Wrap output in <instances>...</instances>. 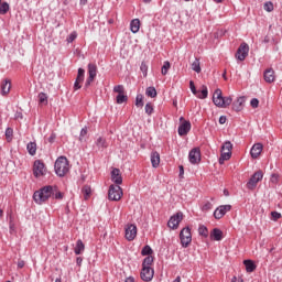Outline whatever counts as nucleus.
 Returning <instances> with one entry per match:
<instances>
[{"label": "nucleus", "mask_w": 282, "mask_h": 282, "mask_svg": "<svg viewBox=\"0 0 282 282\" xmlns=\"http://www.w3.org/2000/svg\"><path fill=\"white\" fill-rule=\"evenodd\" d=\"M221 151H227L229 153H232V143L230 141H226L223 145H221Z\"/></svg>", "instance_id": "41"}, {"label": "nucleus", "mask_w": 282, "mask_h": 282, "mask_svg": "<svg viewBox=\"0 0 282 282\" xmlns=\"http://www.w3.org/2000/svg\"><path fill=\"white\" fill-rule=\"evenodd\" d=\"M82 193L84 194V199H89V196L91 195V187H89L88 185H85L82 188Z\"/></svg>", "instance_id": "38"}, {"label": "nucleus", "mask_w": 282, "mask_h": 282, "mask_svg": "<svg viewBox=\"0 0 282 282\" xmlns=\"http://www.w3.org/2000/svg\"><path fill=\"white\" fill-rule=\"evenodd\" d=\"M113 91H115V94H118V95L124 94V86L117 85V86L113 87Z\"/></svg>", "instance_id": "48"}, {"label": "nucleus", "mask_w": 282, "mask_h": 282, "mask_svg": "<svg viewBox=\"0 0 282 282\" xmlns=\"http://www.w3.org/2000/svg\"><path fill=\"white\" fill-rule=\"evenodd\" d=\"M230 158H232V152L221 150L219 164H224V162L228 161Z\"/></svg>", "instance_id": "27"}, {"label": "nucleus", "mask_w": 282, "mask_h": 282, "mask_svg": "<svg viewBox=\"0 0 282 282\" xmlns=\"http://www.w3.org/2000/svg\"><path fill=\"white\" fill-rule=\"evenodd\" d=\"M10 12V4L8 2L0 3V14H8Z\"/></svg>", "instance_id": "35"}, {"label": "nucleus", "mask_w": 282, "mask_h": 282, "mask_svg": "<svg viewBox=\"0 0 282 282\" xmlns=\"http://www.w3.org/2000/svg\"><path fill=\"white\" fill-rule=\"evenodd\" d=\"M122 187L120 185H110L108 191V198L111 202H120L122 199Z\"/></svg>", "instance_id": "5"}, {"label": "nucleus", "mask_w": 282, "mask_h": 282, "mask_svg": "<svg viewBox=\"0 0 282 282\" xmlns=\"http://www.w3.org/2000/svg\"><path fill=\"white\" fill-rule=\"evenodd\" d=\"M56 140V133L52 132L48 137L50 144H54V141Z\"/></svg>", "instance_id": "57"}, {"label": "nucleus", "mask_w": 282, "mask_h": 282, "mask_svg": "<svg viewBox=\"0 0 282 282\" xmlns=\"http://www.w3.org/2000/svg\"><path fill=\"white\" fill-rule=\"evenodd\" d=\"M47 173V169L45 167V163L41 160H35L33 163V175L34 177H43Z\"/></svg>", "instance_id": "6"}, {"label": "nucleus", "mask_w": 282, "mask_h": 282, "mask_svg": "<svg viewBox=\"0 0 282 282\" xmlns=\"http://www.w3.org/2000/svg\"><path fill=\"white\" fill-rule=\"evenodd\" d=\"M250 52V46L248 43L242 42L236 52V58L238 61H246L248 53Z\"/></svg>", "instance_id": "9"}, {"label": "nucleus", "mask_w": 282, "mask_h": 282, "mask_svg": "<svg viewBox=\"0 0 282 282\" xmlns=\"http://www.w3.org/2000/svg\"><path fill=\"white\" fill-rule=\"evenodd\" d=\"M198 235H200V237H205V239L208 237V228L204 225L198 227Z\"/></svg>", "instance_id": "39"}, {"label": "nucleus", "mask_w": 282, "mask_h": 282, "mask_svg": "<svg viewBox=\"0 0 282 282\" xmlns=\"http://www.w3.org/2000/svg\"><path fill=\"white\" fill-rule=\"evenodd\" d=\"M243 265L246 267L247 272H254L257 270V264L252 260H243Z\"/></svg>", "instance_id": "24"}, {"label": "nucleus", "mask_w": 282, "mask_h": 282, "mask_svg": "<svg viewBox=\"0 0 282 282\" xmlns=\"http://www.w3.org/2000/svg\"><path fill=\"white\" fill-rule=\"evenodd\" d=\"M111 182L116 184V186H120L122 184V173L120 172V169L113 167L110 172Z\"/></svg>", "instance_id": "15"}, {"label": "nucleus", "mask_w": 282, "mask_h": 282, "mask_svg": "<svg viewBox=\"0 0 282 282\" xmlns=\"http://www.w3.org/2000/svg\"><path fill=\"white\" fill-rule=\"evenodd\" d=\"M261 180H263V172L258 171L253 173V175L250 177V180L247 183V188H249V191H254V188H257V184H259Z\"/></svg>", "instance_id": "8"}, {"label": "nucleus", "mask_w": 282, "mask_h": 282, "mask_svg": "<svg viewBox=\"0 0 282 282\" xmlns=\"http://www.w3.org/2000/svg\"><path fill=\"white\" fill-rule=\"evenodd\" d=\"M191 121H184L182 122L180 126H178V129H177V133L178 135L183 137V135H188L189 131H191Z\"/></svg>", "instance_id": "16"}, {"label": "nucleus", "mask_w": 282, "mask_h": 282, "mask_svg": "<svg viewBox=\"0 0 282 282\" xmlns=\"http://www.w3.org/2000/svg\"><path fill=\"white\" fill-rule=\"evenodd\" d=\"M76 80H85V70L83 68H78Z\"/></svg>", "instance_id": "47"}, {"label": "nucleus", "mask_w": 282, "mask_h": 282, "mask_svg": "<svg viewBox=\"0 0 282 282\" xmlns=\"http://www.w3.org/2000/svg\"><path fill=\"white\" fill-rule=\"evenodd\" d=\"M243 102H246V98L243 97H238L236 101L232 104V109L234 111H241L243 109Z\"/></svg>", "instance_id": "19"}, {"label": "nucleus", "mask_w": 282, "mask_h": 282, "mask_svg": "<svg viewBox=\"0 0 282 282\" xmlns=\"http://www.w3.org/2000/svg\"><path fill=\"white\" fill-rule=\"evenodd\" d=\"M145 96H148L149 98H155L158 96V90L155 89V87L150 86L145 89Z\"/></svg>", "instance_id": "31"}, {"label": "nucleus", "mask_w": 282, "mask_h": 282, "mask_svg": "<svg viewBox=\"0 0 282 282\" xmlns=\"http://www.w3.org/2000/svg\"><path fill=\"white\" fill-rule=\"evenodd\" d=\"M140 70L142 72L144 78H147L148 72H149V66L147 63L142 62L140 66Z\"/></svg>", "instance_id": "46"}, {"label": "nucleus", "mask_w": 282, "mask_h": 282, "mask_svg": "<svg viewBox=\"0 0 282 282\" xmlns=\"http://www.w3.org/2000/svg\"><path fill=\"white\" fill-rule=\"evenodd\" d=\"M39 100L43 105L44 102H47V95L45 93L39 94Z\"/></svg>", "instance_id": "50"}, {"label": "nucleus", "mask_w": 282, "mask_h": 282, "mask_svg": "<svg viewBox=\"0 0 282 282\" xmlns=\"http://www.w3.org/2000/svg\"><path fill=\"white\" fill-rule=\"evenodd\" d=\"M54 169L58 177H65L69 173V161L65 156H58Z\"/></svg>", "instance_id": "2"}, {"label": "nucleus", "mask_w": 282, "mask_h": 282, "mask_svg": "<svg viewBox=\"0 0 282 282\" xmlns=\"http://www.w3.org/2000/svg\"><path fill=\"white\" fill-rule=\"evenodd\" d=\"M80 83H83V82H82V80H78V79L75 80V83H74V89H75V91H78V89H80V87H83V86L80 85Z\"/></svg>", "instance_id": "55"}, {"label": "nucleus", "mask_w": 282, "mask_h": 282, "mask_svg": "<svg viewBox=\"0 0 282 282\" xmlns=\"http://www.w3.org/2000/svg\"><path fill=\"white\" fill-rule=\"evenodd\" d=\"M196 98H199L200 100H206V98H208V87L206 85L202 86V90H198Z\"/></svg>", "instance_id": "23"}, {"label": "nucleus", "mask_w": 282, "mask_h": 282, "mask_svg": "<svg viewBox=\"0 0 282 282\" xmlns=\"http://www.w3.org/2000/svg\"><path fill=\"white\" fill-rule=\"evenodd\" d=\"M263 76H264L265 83H274V69L269 68L264 70Z\"/></svg>", "instance_id": "22"}, {"label": "nucleus", "mask_w": 282, "mask_h": 282, "mask_svg": "<svg viewBox=\"0 0 282 282\" xmlns=\"http://www.w3.org/2000/svg\"><path fill=\"white\" fill-rule=\"evenodd\" d=\"M24 267H25V261L18 262V268H24Z\"/></svg>", "instance_id": "62"}, {"label": "nucleus", "mask_w": 282, "mask_h": 282, "mask_svg": "<svg viewBox=\"0 0 282 282\" xmlns=\"http://www.w3.org/2000/svg\"><path fill=\"white\" fill-rule=\"evenodd\" d=\"M169 69H171V62L165 61V62L163 63L162 68H161V74H162V76H166V74H169Z\"/></svg>", "instance_id": "34"}, {"label": "nucleus", "mask_w": 282, "mask_h": 282, "mask_svg": "<svg viewBox=\"0 0 282 282\" xmlns=\"http://www.w3.org/2000/svg\"><path fill=\"white\" fill-rule=\"evenodd\" d=\"M117 105H123V102H127V100H129V97L127 95H124V93L117 95Z\"/></svg>", "instance_id": "36"}, {"label": "nucleus", "mask_w": 282, "mask_h": 282, "mask_svg": "<svg viewBox=\"0 0 282 282\" xmlns=\"http://www.w3.org/2000/svg\"><path fill=\"white\" fill-rule=\"evenodd\" d=\"M124 282H135V280L132 276H130V278H127Z\"/></svg>", "instance_id": "63"}, {"label": "nucleus", "mask_w": 282, "mask_h": 282, "mask_svg": "<svg viewBox=\"0 0 282 282\" xmlns=\"http://www.w3.org/2000/svg\"><path fill=\"white\" fill-rule=\"evenodd\" d=\"M155 275V270L152 267H142L141 269V279L145 282L153 281Z\"/></svg>", "instance_id": "11"}, {"label": "nucleus", "mask_w": 282, "mask_h": 282, "mask_svg": "<svg viewBox=\"0 0 282 282\" xmlns=\"http://www.w3.org/2000/svg\"><path fill=\"white\" fill-rule=\"evenodd\" d=\"M213 102L216 107H220L221 109H226V107H230L232 105V97H224L221 95V89H216L213 96Z\"/></svg>", "instance_id": "3"}, {"label": "nucleus", "mask_w": 282, "mask_h": 282, "mask_svg": "<svg viewBox=\"0 0 282 282\" xmlns=\"http://www.w3.org/2000/svg\"><path fill=\"white\" fill-rule=\"evenodd\" d=\"M79 4L87 6V0H79Z\"/></svg>", "instance_id": "64"}, {"label": "nucleus", "mask_w": 282, "mask_h": 282, "mask_svg": "<svg viewBox=\"0 0 282 282\" xmlns=\"http://www.w3.org/2000/svg\"><path fill=\"white\" fill-rule=\"evenodd\" d=\"M141 254L142 257H152L151 254H153V249L151 246L145 245L141 250Z\"/></svg>", "instance_id": "32"}, {"label": "nucleus", "mask_w": 282, "mask_h": 282, "mask_svg": "<svg viewBox=\"0 0 282 282\" xmlns=\"http://www.w3.org/2000/svg\"><path fill=\"white\" fill-rule=\"evenodd\" d=\"M182 248H188L193 241V234H191V227H185L180 232Z\"/></svg>", "instance_id": "4"}, {"label": "nucleus", "mask_w": 282, "mask_h": 282, "mask_svg": "<svg viewBox=\"0 0 282 282\" xmlns=\"http://www.w3.org/2000/svg\"><path fill=\"white\" fill-rule=\"evenodd\" d=\"M153 261H155V258L153 256H147L143 259L142 268H151V265H153Z\"/></svg>", "instance_id": "28"}, {"label": "nucleus", "mask_w": 282, "mask_h": 282, "mask_svg": "<svg viewBox=\"0 0 282 282\" xmlns=\"http://www.w3.org/2000/svg\"><path fill=\"white\" fill-rule=\"evenodd\" d=\"M250 105H251L252 109H257V107H259V99L252 98L250 101Z\"/></svg>", "instance_id": "54"}, {"label": "nucleus", "mask_w": 282, "mask_h": 282, "mask_svg": "<svg viewBox=\"0 0 282 282\" xmlns=\"http://www.w3.org/2000/svg\"><path fill=\"white\" fill-rule=\"evenodd\" d=\"M154 109H153V105L151 102H148L145 105V113H148V116H151L153 113Z\"/></svg>", "instance_id": "49"}, {"label": "nucleus", "mask_w": 282, "mask_h": 282, "mask_svg": "<svg viewBox=\"0 0 282 282\" xmlns=\"http://www.w3.org/2000/svg\"><path fill=\"white\" fill-rule=\"evenodd\" d=\"M261 151H263V144L261 143L253 144L250 150L251 158H253V160H257V158L261 155Z\"/></svg>", "instance_id": "17"}, {"label": "nucleus", "mask_w": 282, "mask_h": 282, "mask_svg": "<svg viewBox=\"0 0 282 282\" xmlns=\"http://www.w3.org/2000/svg\"><path fill=\"white\" fill-rule=\"evenodd\" d=\"M88 78L86 79L85 83V89H87V87H89V85H91V83H94V79L96 78L97 74H98V66H96V64H88Z\"/></svg>", "instance_id": "10"}, {"label": "nucleus", "mask_w": 282, "mask_h": 282, "mask_svg": "<svg viewBox=\"0 0 282 282\" xmlns=\"http://www.w3.org/2000/svg\"><path fill=\"white\" fill-rule=\"evenodd\" d=\"M77 37H78V33L74 31L67 36L66 41L67 43H74V41H76Z\"/></svg>", "instance_id": "44"}, {"label": "nucleus", "mask_w": 282, "mask_h": 282, "mask_svg": "<svg viewBox=\"0 0 282 282\" xmlns=\"http://www.w3.org/2000/svg\"><path fill=\"white\" fill-rule=\"evenodd\" d=\"M76 263H77V265L82 267L83 265V258L82 257H77Z\"/></svg>", "instance_id": "60"}, {"label": "nucleus", "mask_w": 282, "mask_h": 282, "mask_svg": "<svg viewBox=\"0 0 282 282\" xmlns=\"http://www.w3.org/2000/svg\"><path fill=\"white\" fill-rule=\"evenodd\" d=\"M210 239L214 241H221V239H224V231L219 228H214L210 232Z\"/></svg>", "instance_id": "18"}, {"label": "nucleus", "mask_w": 282, "mask_h": 282, "mask_svg": "<svg viewBox=\"0 0 282 282\" xmlns=\"http://www.w3.org/2000/svg\"><path fill=\"white\" fill-rule=\"evenodd\" d=\"M53 199H63L65 195L58 191V186H55V192L52 194Z\"/></svg>", "instance_id": "40"}, {"label": "nucleus", "mask_w": 282, "mask_h": 282, "mask_svg": "<svg viewBox=\"0 0 282 282\" xmlns=\"http://www.w3.org/2000/svg\"><path fill=\"white\" fill-rule=\"evenodd\" d=\"M150 160L153 169H158V166H160V154L158 151L151 152Z\"/></svg>", "instance_id": "20"}, {"label": "nucleus", "mask_w": 282, "mask_h": 282, "mask_svg": "<svg viewBox=\"0 0 282 282\" xmlns=\"http://www.w3.org/2000/svg\"><path fill=\"white\" fill-rule=\"evenodd\" d=\"M231 209H232L231 205H220L214 212L215 219H221V217H224L226 213H230Z\"/></svg>", "instance_id": "13"}, {"label": "nucleus", "mask_w": 282, "mask_h": 282, "mask_svg": "<svg viewBox=\"0 0 282 282\" xmlns=\"http://www.w3.org/2000/svg\"><path fill=\"white\" fill-rule=\"evenodd\" d=\"M189 89H191L192 94H194V96H197L198 90L195 87V83L193 80L189 82Z\"/></svg>", "instance_id": "51"}, {"label": "nucleus", "mask_w": 282, "mask_h": 282, "mask_svg": "<svg viewBox=\"0 0 282 282\" xmlns=\"http://www.w3.org/2000/svg\"><path fill=\"white\" fill-rule=\"evenodd\" d=\"M138 237V227L133 224L126 227V239L127 241H133Z\"/></svg>", "instance_id": "14"}, {"label": "nucleus", "mask_w": 282, "mask_h": 282, "mask_svg": "<svg viewBox=\"0 0 282 282\" xmlns=\"http://www.w3.org/2000/svg\"><path fill=\"white\" fill-rule=\"evenodd\" d=\"M271 217L273 221H278V219H281V213L279 212H271Z\"/></svg>", "instance_id": "53"}, {"label": "nucleus", "mask_w": 282, "mask_h": 282, "mask_svg": "<svg viewBox=\"0 0 282 282\" xmlns=\"http://www.w3.org/2000/svg\"><path fill=\"white\" fill-rule=\"evenodd\" d=\"M26 150L30 155H36V142H29L26 144Z\"/></svg>", "instance_id": "29"}, {"label": "nucleus", "mask_w": 282, "mask_h": 282, "mask_svg": "<svg viewBox=\"0 0 282 282\" xmlns=\"http://www.w3.org/2000/svg\"><path fill=\"white\" fill-rule=\"evenodd\" d=\"M55 192L56 185H46L40 188L39 191L34 192L33 199L35 204H45V202H47V199H50V197H52V195H54Z\"/></svg>", "instance_id": "1"}, {"label": "nucleus", "mask_w": 282, "mask_h": 282, "mask_svg": "<svg viewBox=\"0 0 282 282\" xmlns=\"http://www.w3.org/2000/svg\"><path fill=\"white\" fill-rule=\"evenodd\" d=\"M74 252L75 254H83V252H85V243H83V240L78 239L76 241Z\"/></svg>", "instance_id": "26"}, {"label": "nucleus", "mask_w": 282, "mask_h": 282, "mask_svg": "<svg viewBox=\"0 0 282 282\" xmlns=\"http://www.w3.org/2000/svg\"><path fill=\"white\" fill-rule=\"evenodd\" d=\"M85 135H87V127H84V128L80 130L79 142H83V140H85Z\"/></svg>", "instance_id": "52"}, {"label": "nucleus", "mask_w": 282, "mask_h": 282, "mask_svg": "<svg viewBox=\"0 0 282 282\" xmlns=\"http://www.w3.org/2000/svg\"><path fill=\"white\" fill-rule=\"evenodd\" d=\"M10 79H4L1 84V94L2 96H6L7 94H10Z\"/></svg>", "instance_id": "25"}, {"label": "nucleus", "mask_w": 282, "mask_h": 282, "mask_svg": "<svg viewBox=\"0 0 282 282\" xmlns=\"http://www.w3.org/2000/svg\"><path fill=\"white\" fill-rule=\"evenodd\" d=\"M130 30L132 34H138V32H140V19H133L130 22Z\"/></svg>", "instance_id": "21"}, {"label": "nucleus", "mask_w": 282, "mask_h": 282, "mask_svg": "<svg viewBox=\"0 0 282 282\" xmlns=\"http://www.w3.org/2000/svg\"><path fill=\"white\" fill-rule=\"evenodd\" d=\"M226 116H220L219 117V124H226Z\"/></svg>", "instance_id": "58"}, {"label": "nucleus", "mask_w": 282, "mask_h": 282, "mask_svg": "<svg viewBox=\"0 0 282 282\" xmlns=\"http://www.w3.org/2000/svg\"><path fill=\"white\" fill-rule=\"evenodd\" d=\"M202 210H203V213H208V210H213V203L206 202V203L202 206Z\"/></svg>", "instance_id": "45"}, {"label": "nucleus", "mask_w": 282, "mask_h": 282, "mask_svg": "<svg viewBox=\"0 0 282 282\" xmlns=\"http://www.w3.org/2000/svg\"><path fill=\"white\" fill-rule=\"evenodd\" d=\"M13 135H14V130L12 128H7L6 129V138H7L8 142H10V140H12Z\"/></svg>", "instance_id": "43"}, {"label": "nucleus", "mask_w": 282, "mask_h": 282, "mask_svg": "<svg viewBox=\"0 0 282 282\" xmlns=\"http://www.w3.org/2000/svg\"><path fill=\"white\" fill-rule=\"evenodd\" d=\"M180 174H178V177H184V166L183 165H180Z\"/></svg>", "instance_id": "59"}, {"label": "nucleus", "mask_w": 282, "mask_h": 282, "mask_svg": "<svg viewBox=\"0 0 282 282\" xmlns=\"http://www.w3.org/2000/svg\"><path fill=\"white\" fill-rule=\"evenodd\" d=\"M14 120H23V112L17 111L14 113Z\"/></svg>", "instance_id": "56"}, {"label": "nucleus", "mask_w": 282, "mask_h": 282, "mask_svg": "<svg viewBox=\"0 0 282 282\" xmlns=\"http://www.w3.org/2000/svg\"><path fill=\"white\" fill-rule=\"evenodd\" d=\"M184 219V214L182 212L176 213L175 215L171 216L167 226L171 230H177L180 228V223Z\"/></svg>", "instance_id": "7"}, {"label": "nucleus", "mask_w": 282, "mask_h": 282, "mask_svg": "<svg viewBox=\"0 0 282 282\" xmlns=\"http://www.w3.org/2000/svg\"><path fill=\"white\" fill-rule=\"evenodd\" d=\"M279 180V175L272 174L271 175V182H276Z\"/></svg>", "instance_id": "61"}, {"label": "nucleus", "mask_w": 282, "mask_h": 282, "mask_svg": "<svg viewBox=\"0 0 282 282\" xmlns=\"http://www.w3.org/2000/svg\"><path fill=\"white\" fill-rule=\"evenodd\" d=\"M135 107H144V95H142V94L137 95Z\"/></svg>", "instance_id": "37"}, {"label": "nucleus", "mask_w": 282, "mask_h": 282, "mask_svg": "<svg viewBox=\"0 0 282 282\" xmlns=\"http://www.w3.org/2000/svg\"><path fill=\"white\" fill-rule=\"evenodd\" d=\"M263 10H265V12H272L274 10V4L272 3V1L265 2L263 6Z\"/></svg>", "instance_id": "42"}, {"label": "nucleus", "mask_w": 282, "mask_h": 282, "mask_svg": "<svg viewBox=\"0 0 282 282\" xmlns=\"http://www.w3.org/2000/svg\"><path fill=\"white\" fill-rule=\"evenodd\" d=\"M188 160L191 164H198V162H202V151L199 148H194L189 151Z\"/></svg>", "instance_id": "12"}, {"label": "nucleus", "mask_w": 282, "mask_h": 282, "mask_svg": "<svg viewBox=\"0 0 282 282\" xmlns=\"http://www.w3.org/2000/svg\"><path fill=\"white\" fill-rule=\"evenodd\" d=\"M96 147L102 151V149H107V140H105V138L99 137L96 140Z\"/></svg>", "instance_id": "30"}, {"label": "nucleus", "mask_w": 282, "mask_h": 282, "mask_svg": "<svg viewBox=\"0 0 282 282\" xmlns=\"http://www.w3.org/2000/svg\"><path fill=\"white\" fill-rule=\"evenodd\" d=\"M192 69L193 72H196V74H200L202 73V66L199 63V58H195V61L192 63Z\"/></svg>", "instance_id": "33"}]
</instances>
